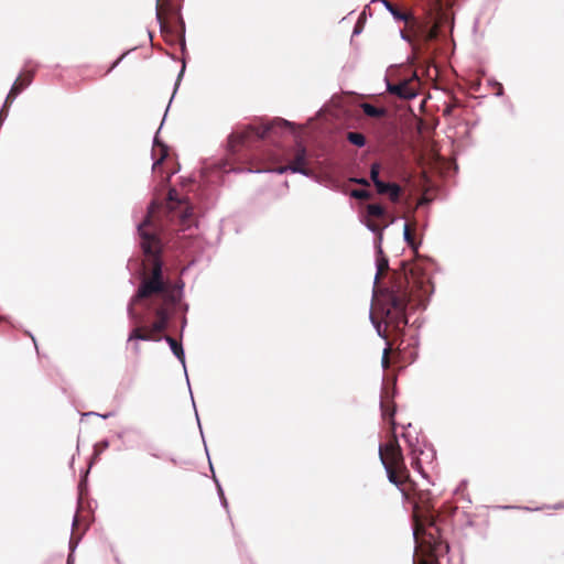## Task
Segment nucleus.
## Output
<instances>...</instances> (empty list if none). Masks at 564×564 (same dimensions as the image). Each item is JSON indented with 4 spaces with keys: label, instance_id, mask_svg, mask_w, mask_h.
<instances>
[{
    "label": "nucleus",
    "instance_id": "f257e3e1",
    "mask_svg": "<svg viewBox=\"0 0 564 564\" xmlns=\"http://www.w3.org/2000/svg\"><path fill=\"white\" fill-rule=\"evenodd\" d=\"M152 216L149 215L139 226L140 246L143 253L152 263L151 273L144 275L140 286L132 297L129 305V315L135 323H141V316L134 312L135 305H142L147 308H153L156 317L151 326L138 325L128 337V343H132V351L140 354L141 347L137 340H154L161 339L160 334L166 329L171 313L177 303L175 292L169 281L163 279L162 261L160 253L162 245L155 232L152 230Z\"/></svg>",
    "mask_w": 564,
    "mask_h": 564
},
{
    "label": "nucleus",
    "instance_id": "f03ea898",
    "mask_svg": "<svg viewBox=\"0 0 564 564\" xmlns=\"http://www.w3.org/2000/svg\"><path fill=\"white\" fill-rule=\"evenodd\" d=\"M411 301V291L405 275H398L384 295V301L380 310V321L371 315L372 323L377 332L382 337L387 347L383 350L381 365L383 369L390 367L389 355L394 345L402 343L404 330L408 325L406 306Z\"/></svg>",
    "mask_w": 564,
    "mask_h": 564
},
{
    "label": "nucleus",
    "instance_id": "7ed1b4c3",
    "mask_svg": "<svg viewBox=\"0 0 564 564\" xmlns=\"http://www.w3.org/2000/svg\"><path fill=\"white\" fill-rule=\"evenodd\" d=\"M379 456L391 484L399 486L408 478L409 469L395 435V422H392V432L388 442L379 446Z\"/></svg>",
    "mask_w": 564,
    "mask_h": 564
},
{
    "label": "nucleus",
    "instance_id": "20e7f679",
    "mask_svg": "<svg viewBox=\"0 0 564 564\" xmlns=\"http://www.w3.org/2000/svg\"><path fill=\"white\" fill-rule=\"evenodd\" d=\"M423 516L414 518L413 534L416 541L417 555H443L448 552V545L440 536V530L434 525L433 520L422 519Z\"/></svg>",
    "mask_w": 564,
    "mask_h": 564
},
{
    "label": "nucleus",
    "instance_id": "39448f33",
    "mask_svg": "<svg viewBox=\"0 0 564 564\" xmlns=\"http://www.w3.org/2000/svg\"><path fill=\"white\" fill-rule=\"evenodd\" d=\"M272 124H261V126H247L241 130H236L230 133L228 137V151L231 154H236L242 148H249L253 143L263 140L267 138L269 131L271 130Z\"/></svg>",
    "mask_w": 564,
    "mask_h": 564
},
{
    "label": "nucleus",
    "instance_id": "423d86ee",
    "mask_svg": "<svg viewBox=\"0 0 564 564\" xmlns=\"http://www.w3.org/2000/svg\"><path fill=\"white\" fill-rule=\"evenodd\" d=\"M397 487L402 492L403 498L412 505L413 519L423 516V512L429 510L431 492L420 489L417 484L410 478V473H408V478Z\"/></svg>",
    "mask_w": 564,
    "mask_h": 564
},
{
    "label": "nucleus",
    "instance_id": "0eeeda50",
    "mask_svg": "<svg viewBox=\"0 0 564 564\" xmlns=\"http://www.w3.org/2000/svg\"><path fill=\"white\" fill-rule=\"evenodd\" d=\"M167 208L171 218L177 217L178 225L184 229L193 221V206L186 196H181L175 188H170L167 194Z\"/></svg>",
    "mask_w": 564,
    "mask_h": 564
},
{
    "label": "nucleus",
    "instance_id": "6e6552de",
    "mask_svg": "<svg viewBox=\"0 0 564 564\" xmlns=\"http://www.w3.org/2000/svg\"><path fill=\"white\" fill-rule=\"evenodd\" d=\"M386 8L389 10V12L393 15V18L399 22H404L405 28L401 31V35L404 40L412 42L413 37H416L419 35V22L414 18V15L399 7L398 4L392 3L389 0H382Z\"/></svg>",
    "mask_w": 564,
    "mask_h": 564
},
{
    "label": "nucleus",
    "instance_id": "1a4fd4ad",
    "mask_svg": "<svg viewBox=\"0 0 564 564\" xmlns=\"http://www.w3.org/2000/svg\"><path fill=\"white\" fill-rule=\"evenodd\" d=\"M152 156L154 159L152 166L153 173L161 176L162 184L169 183L171 175L175 173V170L167 169L169 164L172 162L169 156V148L155 140L152 148Z\"/></svg>",
    "mask_w": 564,
    "mask_h": 564
},
{
    "label": "nucleus",
    "instance_id": "9d476101",
    "mask_svg": "<svg viewBox=\"0 0 564 564\" xmlns=\"http://www.w3.org/2000/svg\"><path fill=\"white\" fill-rule=\"evenodd\" d=\"M421 88V79L414 72L410 77L400 79L397 83L387 82V90L401 99L414 98Z\"/></svg>",
    "mask_w": 564,
    "mask_h": 564
},
{
    "label": "nucleus",
    "instance_id": "9b49d317",
    "mask_svg": "<svg viewBox=\"0 0 564 564\" xmlns=\"http://www.w3.org/2000/svg\"><path fill=\"white\" fill-rule=\"evenodd\" d=\"M288 171L293 173H301L303 175H310L311 169L308 166V154L307 150L301 143H297L292 150V158L289 159L286 165H281L276 169V172L283 174Z\"/></svg>",
    "mask_w": 564,
    "mask_h": 564
},
{
    "label": "nucleus",
    "instance_id": "f8f14e48",
    "mask_svg": "<svg viewBox=\"0 0 564 564\" xmlns=\"http://www.w3.org/2000/svg\"><path fill=\"white\" fill-rule=\"evenodd\" d=\"M32 80L33 72H25L21 74L14 82L13 86L11 87L7 96L4 108L8 107L15 99V97L32 83Z\"/></svg>",
    "mask_w": 564,
    "mask_h": 564
},
{
    "label": "nucleus",
    "instance_id": "ddd939ff",
    "mask_svg": "<svg viewBox=\"0 0 564 564\" xmlns=\"http://www.w3.org/2000/svg\"><path fill=\"white\" fill-rule=\"evenodd\" d=\"M381 414L384 420H389L390 424L392 425V422L394 421V413H395V404L392 400V397L389 394L387 390H384L381 394Z\"/></svg>",
    "mask_w": 564,
    "mask_h": 564
},
{
    "label": "nucleus",
    "instance_id": "4468645a",
    "mask_svg": "<svg viewBox=\"0 0 564 564\" xmlns=\"http://www.w3.org/2000/svg\"><path fill=\"white\" fill-rule=\"evenodd\" d=\"M361 108H362L364 113L368 117L382 118L387 115L386 108H379L371 104H362Z\"/></svg>",
    "mask_w": 564,
    "mask_h": 564
},
{
    "label": "nucleus",
    "instance_id": "2eb2a0df",
    "mask_svg": "<svg viewBox=\"0 0 564 564\" xmlns=\"http://www.w3.org/2000/svg\"><path fill=\"white\" fill-rule=\"evenodd\" d=\"M165 340L169 343L172 351L174 352V355L182 361L184 362V351H183V347H182V344L176 341L173 337L171 336H165Z\"/></svg>",
    "mask_w": 564,
    "mask_h": 564
},
{
    "label": "nucleus",
    "instance_id": "dca6fc26",
    "mask_svg": "<svg viewBox=\"0 0 564 564\" xmlns=\"http://www.w3.org/2000/svg\"><path fill=\"white\" fill-rule=\"evenodd\" d=\"M440 556L441 555H417L414 558V564H440Z\"/></svg>",
    "mask_w": 564,
    "mask_h": 564
},
{
    "label": "nucleus",
    "instance_id": "f3484780",
    "mask_svg": "<svg viewBox=\"0 0 564 564\" xmlns=\"http://www.w3.org/2000/svg\"><path fill=\"white\" fill-rule=\"evenodd\" d=\"M347 140L354 144V145H357V147H364L365 143H366V138L364 134L359 133V132H349L347 134Z\"/></svg>",
    "mask_w": 564,
    "mask_h": 564
},
{
    "label": "nucleus",
    "instance_id": "a211bd4d",
    "mask_svg": "<svg viewBox=\"0 0 564 564\" xmlns=\"http://www.w3.org/2000/svg\"><path fill=\"white\" fill-rule=\"evenodd\" d=\"M402 193V188L397 183H392L388 189V195L391 202L398 203Z\"/></svg>",
    "mask_w": 564,
    "mask_h": 564
},
{
    "label": "nucleus",
    "instance_id": "6ab92c4d",
    "mask_svg": "<svg viewBox=\"0 0 564 564\" xmlns=\"http://www.w3.org/2000/svg\"><path fill=\"white\" fill-rule=\"evenodd\" d=\"M367 213L371 217L380 218L384 215L386 210L384 208L379 204H369L367 206Z\"/></svg>",
    "mask_w": 564,
    "mask_h": 564
},
{
    "label": "nucleus",
    "instance_id": "aec40b11",
    "mask_svg": "<svg viewBox=\"0 0 564 564\" xmlns=\"http://www.w3.org/2000/svg\"><path fill=\"white\" fill-rule=\"evenodd\" d=\"M389 270L388 259L382 257L377 261V278L383 275Z\"/></svg>",
    "mask_w": 564,
    "mask_h": 564
},
{
    "label": "nucleus",
    "instance_id": "412c9836",
    "mask_svg": "<svg viewBox=\"0 0 564 564\" xmlns=\"http://www.w3.org/2000/svg\"><path fill=\"white\" fill-rule=\"evenodd\" d=\"M351 196L358 199L367 200L371 198L370 192L366 189H354Z\"/></svg>",
    "mask_w": 564,
    "mask_h": 564
},
{
    "label": "nucleus",
    "instance_id": "4be33fe9",
    "mask_svg": "<svg viewBox=\"0 0 564 564\" xmlns=\"http://www.w3.org/2000/svg\"><path fill=\"white\" fill-rule=\"evenodd\" d=\"M404 239L410 246H414V234L409 224L404 225Z\"/></svg>",
    "mask_w": 564,
    "mask_h": 564
},
{
    "label": "nucleus",
    "instance_id": "5701e85b",
    "mask_svg": "<svg viewBox=\"0 0 564 564\" xmlns=\"http://www.w3.org/2000/svg\"><path fill=\"white\" fill-rule=\"evenodd\" d=\"M156 18H158L160 24L163 26V24L165 22V18H164L162 0H158V2H156Z\"/></svg>",
    "mask_w": 564,
    "mask_h": 564
},
{
    "label": "nucleus",
    "instance_id": "b1692460",
    "mask_svg": "<svg viewBox=\"0 0 564 564\" xmlns=\"http://www.w3.org/2000/svg\"><path fill=\"white\" fill-rule=\"evenodd\" d=\"M376 188H377V192L381 195L388 193V189L389 187L391 186L392 183H384L383 181H378L376 183H373Z\"/></svg>",
    "mask_w": 564,
    "mask_h": 564
},
{
    "label": "nucleus",
    "instance_id": "393cba45",
    "mask_svg": "<svg viewBox=\"0 0 564 564\" xmlns=\"http://www.w3.org/2000/svg\"><path fill=\"white\" fill-rule=\"evenodd\" d=\"M379 173H380V165L378 163H373L370 169V178L373 183L380 181Z\"/></svg>",
    "mask_w": 564,
    "mask_h": 564
},
{
    "label": "nucleus",
    "instance_id": "a878e982",
    "mask_svg": "<svg viewBox=\"0 0 564 564\" xmlns=\"http://www.w3.org/2000/svg\"><path fill=\"white\" fill-rule=\"evenodd\" d=\"M411 466L415 469H421V463H420V459L419 457H415L412 463H411Z\"/></svg>",
    "mask_w": 564,
    "mask_h": 564
},
{
    "label": "nucleus",
    "instance_id": "bb28decb",
    "mask_svg": "<svg viewBox=\"0 0 564 564\" xmlns=\"http://www.w3.org/2000/svg\"><path fill=\"white\" fill-rule=\"evenodd\" d=\"M352 181L357 184L369 186V182L366 178H354Z\"/></svg>",
    "mask_w": 564,
    "mask_h": 564
},
{
    "label": "nucleus",
    "instance_id": "cd10ccee",
    "mask_svg": "<svg viewBox=\"0 0 564 564\" xmlns=\"http://www.w3.org/2000/svg\"><path fill=\"white\" fill-rule=\"evenodd\" d=\"M120 59H121V57H120V58H118V59L112 64V66L110 67V69H109V70H111L112 68H115V67L118 65V63L120 62Z\"/></svg>",
    "mask_w": 564,
    "mask_h": 564
},
{
    "label": "nucleus",
    "instance_id": "c85d7f7f",
    "mask_svg": "<svg viewBox=\"0 0 564 564\" xmlns=\"http://www.w3.org/2000/svg\"><path fill=\"white\" fill-rule=\"evenodd\" d=\"M435 35H436L435 31H431L429 33V39H433V37H435Z\"/></svg>",
    "mask_w": 564,
    "mask_h": 564
},
{
    "label": "nucleus",
    "instance_id": "c756f323",
    "mask_svg": "<svg viewBox=\"0 0 564 564\" xmlns=\"http://www.w3.org/2000/svg\"><path fill=\"white\" fill-rule=\"evenodd\" d=\"M276 122H278V121H275L274 123H276ZM280 122H281L282 124H284V126L289 124V122H288V121H285V120H281Z\"/></svg>",
    "mask_w": 564,
    "mask_h": 564
},
{
    "label": "nucleus",
    "instance_id": "7c9ffc66",
    "mask_svg": "<svg viewBox=\"0 0 564 564\" xmlns=\"http://www.w3.org/2000/svg\"><path fill=\"white\" fill-rule=\"evenodd\" d=\"M369 228H371L373 231L377 230V226H375V225L373 226L369 225Z\"/></svg>",
    "mask_w": 564,
    "mask_h": 564
}]
</instances>
